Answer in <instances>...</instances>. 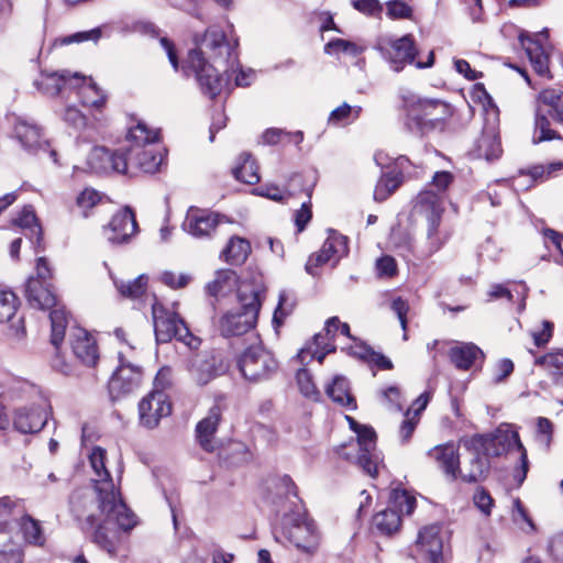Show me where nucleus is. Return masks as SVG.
<instances>
[{"mask_svg":"<svg viewBox=\"0 0 563 563\" xmlns=\"http://www.w3.org/2000/svg\"><path fill=\"white\" fill-rule=\"evenodd\" d=\"M107 452L95 446L89 462L95 472V490L99 515L91 512L85 518L84 529L91 530L92 542L110 554L115 553L119 529L130 530L135 526L134 515L120 499L112 477L106 467Z\"/></svg>","mask_w":563,"mask_h":563,"instance_id":"obj_1","label":"nucleus"},{"mask_svg":"<svg viewBox=\"0 0 563 563\" xmlns=\"http://www.w3.org/2000/svg\"><path fill=\"white\" fill-rule=\"evenodd\" d=\"M275 487L278 499L273 503L280 506L284 500H287L292 507L289 512L284 515L280 536L299 552L310 556L314 555L320 545V534L314 521L308 518L300 505L295 483L285 475L277 481Z\"/></svg>","mask_w":563,"mask_h":563,"instance_id":"obj_2","label":"nucleus"},{"mask_svg":"<svg viewBox=\"0 0 563 563\" xmlns=\"http://www.w3.org/2000/svg\"><path fill=\"white\" fill-rule=\"evenodd\" d=\"M265 289L262 285L242 283L238 289L240 306L227 311L219 321L221 335L240 336L255 328Z\"/></svg>","mask_w":563,"mask_h":563,"instance_id":"obj_3","label":"nucleus"},{"mask_svg":"<svg viewBox=\"0 0 563 563\" xmlns=\"http://www.w3.org/2000/svg\"><path fill=\"white\" fill-rule=\"evenodd\" d=\"M462 444L465 449L481 450L486 457L499 456L514 449L518 450L520 452V466L515 471L514 477L518 484L523 483L529 470L527 451L520 441L518 432L509 426H500L490 434H477L464 439Z\"/></svg>","mask_w":563,"mask_h":563,"instance_id":"obj_4","label":"nucleus"},{"mask_svg":"<svg viewBox=\"0 0 563 563\" xmlns=\"http://www.w3.org/2000/svg\"><path fill=\"white\" fill-rule=\"evenodd\" d=\"M41 279H27L25 285V297L33 308L42 310L52 309L51 320V343L57 350L65 338L68 324V312L64 307H58L56 295L52 284H42Z\"/></svg>","mask_w":563,"mask_h":563,"instance_id":"obj_5","label":"nucleus"},{"mask_svg":"<svg viewBox=\"0 0 563 563\" xmlns=\"http://www.w3.org/2000/svg\"><path fill=\"white\" fill-rule=\"evenodd\" d=\"M539 106L534 122V142L552 141L561 139V135L553 129L549 117L563 124V90L560 88L543 89L538 96Z\"/></svg>","mask_w":563,"mask_h":563,"instance_id":"obj_6","label":"nucleus"},{"mask_svg":"<svg viewBox=\"0 0 563 563\" xmlns=\"http://www.w3.org/2000/svg\"><path fill=\"white\" fill-rule=\"evenodd\" d=\"M407 112L406 126L417 134H426L438 129L446 112V104L439 100L409 98L405 100Z\"/></svg>","mask_w":563,"mask_h":563,"instance_id":"obj_7","label":"nucleus"},{"mask_svg":"<svg viewBox=\"0 0 563 563\" xmlns=\"http://www.w3.org/2000/svg\"><path fill=\"white\" fill-rule=\"evenodd\" d=\"M186 67L195 73L202 93L210 99H214L227 82V79L219 74V70L206 60L200 49L189 51Z\"/></svg>","mask_w":563,"mask_h":563,"instance_id":"obj_8","label":"nucleus"},{"mask_svg":"<svg viewBox=\"0 0 563 563\" xmlns=\"http://www.w3.org/2000/svg\"><path fill=\"white\" fill-rule=\"evenodd\" d=\"M239 367L246 380L260 383L277 369V361L264 347L252 346L242 354Z\"/></svg>","mask_w":563,"mask_h":563,"instance_id":"obj_9","label":"nucleus"},{"mask_svg":"<svg viewBox=\"0 0 563 563\" xmlns=\"http://www.w3.org/2000/svg\"><path fill=\"white\" fill-rule=\"evenodd\" d=\"M153 321L158 343H168L173 339L188 343L187 339L192 338L185 321L176 312L168 311L162 306H153Z\"/></svg>","mask_w":563,"mask_h":563,"instance_id":"obj_10","label":"nucleus"},{"mask_svg":"<svg viewBox=\"0 0 563 563\" xmlns=\"http://www.w3.org/2000/svg\"><path fill=\"white\" fill-rule=\"evenodd\" d=\"M352 430L357 434L358 456L357 464L372 477L377 475L378 456L374 454L376 448L375 431L366 426L358 424L353 418L346 417Z\"/></svg>","mask_w":563,"mask_h":563,"instance_id":"obj_11","label":"nucleus"},{"mask_svg":"<svg viewBox=\"0 0 563 563\" xmlns=\"http://www.w3.org/2000/svg\"><path fill=\"white\" fill-rule=\"evenodd\" d=\"M88 165L97 174L111 172L129 174V161L123 148L111 151L103 146H96L88 156Z\"/></svg>","mask_w":563,"mask_h":563,"instance_id":"obj_12","label":"nucleus"},{"mask_svg":"<svg viewBox=\"0 0 563 563\" xmlns=\"http://www.w3.org/2000/svg\"><path fill=\"white\" fill-rule=\"evenodd\" d=\"M378 49L395 71H400L407 64H412L418 54L413 37L410 34L387 41L380 44Z\"/></svg>","mask_w":563,"mask_h":563,"instance_id":"obj_13","label":"nucleus"},{"mask_svg":"<svg viewBox=\"0 0 563 563\" xmlns=\"http://www.w3.org/2000/svg\"><path fill=\"white\" fill-rule=\"evenodd\" d=\"M229 371V362L216 352H205L195 357L190 373L198 384L207 385Z\"/></svg>","mask_w":563,"mask_h":563,"instance_id":"obj_14","label":"nucleus"},{"mask_svg":"<svg viewBox=\"0 0 563 563\" xmlns=\"http://www.w3.org/2000/svg\"><path fill=\"white\" fill-rule=\"evenodd\" d=\"M442 527L429 525L419 530L416 541L417 559L429 563H441L443 559Z\"/></svg>","mask_w":563,"mask_h":563,"instance_id":"obj_15","label":"nucleus"},{"mask_svg":"<svg viewBox=\"0 0 563 563\" xmlns=\"http://www.w3.org/2000/svg\"><path fill=\"white\" fill-rule=\"evenodd\" d=\"M140 420L148 429L155 428L163 417L172 413V404L165 389H152L139 405Z\"/></svg>","mask_w":563,"mask_h":563,"instance_id":"obj_16","label":"nucleus"},{"mask_svg":"<svg viewBox=\"0 0 563 563\" xmlns=\"http://www.w3.org/2000/svg\"><path fill=\"white\" fill-rule=\"evenodd\" d=\"M137 230L135 213L128 206L113 214L110 222L103 227L107 240L112 245L129 243L132 236L137 233Z\"/></svg>","mask_w":563,"mask_h":563,"instance_id":"obj_17","label":"nucleus"},{"mask_svg":"<svg viewBox=\"0 0 563 563\" xmlns=\"http://www.w3.org/2000/svg\"><path fill=\"white\" fill-rule=\"evenodd\" d=\"M347 238L334 230H330V234L321 250L308 258L305 269L309 275L317 276L314 268L328 263L334 256L340 258L347 255Z\"/></svg>","mask_w":563,"mask_h":563,"instance_id":"obj_18","label":"nucleus"},{"mask_svg":"<svg viewBox=\"0 0 563 563\" xmlns=\"http://www.w3.org/2000/svg\"><path fill=\"white\" fill-rule=\"evenodd\" d=\"M223 218L219 213L190 207L183 225L185 231L195 238H211Z\"/></svg>","mask_w":563,"mask_h":563,"instance_id":"obj_19","label":"nucleus"},{"mask_svg":"<svg viewBox=\"0 0 563 563\" xmlns=\"http://www.w3.org/2000/svg\"><path fill=\"white\" fill-rule=\"evenodd\" d=\"M222 411V400L217 399L207 417L200 420L196 426V440L206 452H214L217 449L216 433Z\"/></svg>","mask_w":563,"mask_h":563,"instance_id":"obj_20","label":"nucleus"},{"mask_svg":"<svg viewBox=\"0 0 563 563\" xmlns=\"http://www.w3.org/2000/svg\"><path fill=\"white\" fill-rule=\"evenodd\" d=\"M14 135L21 145L30 153H47L54 163H57V152L51 148L47 141L41 140V130L34 124L19 121L14 125Z\"/></svg>","mask_w":563,"mask_h":563,"instance_id":"obj_21","label":"nucleus"},{"mask_svg":"<svg viewBox=\"0 0 563 563\" xmlns=\"http://www.w3.org/2000/svg\"><path fill=\"white\" fill-rule=\"evenodd\" d=\"M85 77L78 73L70 75L68 70L42 73L41 79L35 81L38 90L48 96H57L65 87L78 88Z\"/></svg>","mask_w":563,"mask_h":563,"instance_id":"obj_22","label":"nucleus"},{"mask_svg":"<svg viewBox=\"0 0 563 563\" xmlns=\"http://www.w3.org/2000/svg\"><path fill=\"white\" fill-rule=\"evenodd\" d=\"M70 344L75 356L87 366L96 365L99 352L96 340L82 328H75L70 333Z\"/></svg>","mask_w":563,"mask_h":563,"instance_id":"obj_23","label":"nucleus"},{"mask_svg":"<svg viewBox=\"0 0 563 563\" xmlns=\"http://www.w3.org/2000/svg\"><path fill=\"white\" fill-rule=\"evenodd\" d=\"M124 154H126L129 161L128 175H132L135 170L153 174L158 170L162 164V156L146 147L130 146L124 150Z\"/></svg>","mask_w":563,"mask_h":563,"instance_id":"obj_24","label":"nucleus"},{"mask_svg":"<svg viewBox=\"0 0 563 563\" xmlns=\"http://www.w3.org/2000/svg\"><path fill=\"white\" fill-rule=\"evenodd\" d=\"M450 481H456L460 472V456L452 443L437 445L428 452Z\"/></svg>","mask_w":563,"mask_h":563,"instance_id":"obj_25","label":"nucleus"},{"mask_svg":"<svg viewBox=\"0 0 563 563\" xmlns=\"http://www.w3.org/2000/svg\"><path fill=\"white\" fill-rule=\"evenodd\" d=\"M470 453V460L460 467L459 477L465 483L483 482L490 468L488 457L481 450L465 449Z\"/></svg>","mask_w":563,"mask_h":563,"instance_id":"obj_26","label":"nucleus"},{"mask_svg":"<svg viewBox=\"0 0 563 563\" xmlns=\"http://www.w3.org/2000/svg\"><path fill=\"white\" fill-rule=\"evenodd\" d=\"M201 44L213 52V59L222 58L225 63H229L232 54H234V47L227 41L224 31L217 25L209 26L201 40Z\"/></svg>","mask_w":563,"mask_h":563,"instance_id":"obj_27","label":"nucleus"},{"mask_svg":"<svg viewBox=\"0 0 563 563\" xmlns=\"http://www.w3.org/2000/svg\"><path fill=\"white\" fill-rule=\"evenodd\" d=\"M451 363L459 369L467 371L478 361H484V352L474 343H457L449 351Z\"/></svg>","mask_w":563,"mask_h":563,"instance_id":"obj_28","label":"nucleus"},{"mask_svg":"<svg viewBox=\"0 0 563 563\" xmlns=\"http://www.w3.org/2000/svg\"><path fill=\"white\" fill-rule=\"evenodd\" d=\"M46 420L38 407L21 408L15 412L13 424L21 433H35L44 428Z\"/></svg>","mask_w":563,"mask_h":563,"instance_id":"obj_29","label":"nucleus"},{"mask_svg":"<svg viewBox=\"0 0 563 563\" xmlns=\"http://www.w3.org/2000/svg\"><path fill=\"white\" fill-rule=\"evenodd\" d=\"M519 40L536 73L540 76L548 75L549 55L547 54L540 40L525 35H521Z\"/></svg>","mask_w":563,"mask_h":563,"instance_id":"obj_30","label":"nucleus"},{"mask_svg":"<svg viewBox=\"0 0 563 563\" xmlns=\"http://www.w3.org/2000/svg\"><path fill=\"white\" fill-rule=\"evenodd\" d=\"M439 217L434 214L428 221L427 236L421 249V255L429 257L437 253L449 240L448 232L440 230Z\"/></svg>","mask_w":563,"mask_h":563,"instance_id":"obj_31","label":"nucleus"},{"mask_svg":"<svg viewBox=\"0 0 563 563\" xmlns=\"http://www.w3.org/2000/svg\"><path fill=\"white\" fill-rule=\"evenodd\" d=\"M503 153L500 139L493 132H485L477 140L474 155L477 158H484L487 162L498 159Z\"/></svg>","mask_w":563,"mask_h":563,"instance_id":"obj_32","label":"nucleus"},{"mask_svg":"<svg viewBox=\"0 0 563 563\" xmlns=\"http://www.w3.org/2000/svg\"><path fill=\"white\" fill-rule=\"evenodd\" d=\"M251 252V244L246 239L232 236L222 251L221 256L231 265H242Z\"/></svg>","mask_w":563,"mask_h":563,"instance_id":"obj_33","label":"nucleus"},{"mask_svg":"<svg viewBox=\"0 0 563 563\" xmlns=\"http://www.w3.org/2000/svg\"><path fill=\"white\" fill-rule=\"evenodd\" d=\"M142 383V371L131 364H121L112 374L109 387H134Z\"/></svg>","mask_w":563,"mask_h":563,"instance_id":"obj_34","label":"nucleus"},{"mask_svg":"<svg viewBox=\"0 0 563 563\" xmlns=\"http://www.w3.org/2000/svg\"><path fill=\"white\" fill-rule=\"evenodd\" d=\"M404 175L400 172L391 170L383 174L378 179L374 199L378 202L385 201L402 184Z\"/></svg>","mask_w":563,"mask_h":563,"instance_id":"obj_35","label":"nucleus"},{"mask_svg":"<svg viewBox=\"0 0 563 563\" xmlns=\"http://www.w3.org/2000/svg\"><path fill=\"white\" fill-rule=\"evenodd\" d=\"M14 223L23 229H27L30 231V239L32 242L36 247H42L43 231L32 206H25Z\"/></svg>","mask_w":563,"mask_h":563,"instance_id":"obj_36","label":"nucleus"},{"mask_svg":"<svg viewBox=\"0 0 563 563\" xmlns=\"http://www.w3.org/2000/svg\"><path fill=\"white\" fill-rule=\"evenodd\" d=\"M241 164L233 168L235 179L249 185H255L260 181L258 166L250 153L240 155Z\"/></svg>","mask_w":563,"mask_h":563,"instance_id":"obj_37","label":"nucleus"},{"mask_svg":"<svg viewBox=\"0 0 563 563\" xmlns=\"http://www.w3.org/2000/svg\"><path fill=\"white\" fill-rule=\"evenodd\" d=\"M21 531L24 540L33 545L43 547L45 543V536L43 533L40 521L33 519L31 516H23L20 522Z\"/></svg>","mask_w":563,"mask_h":563,"instance_id":"obj_38","label":"nucleus"},{"mask_svg":"<svg viewBox=\"0 0 563 563\" xmlns=\"http://www.w3.org/2000/svg\"><path fill=\"white\" fill-rule=\"evenodd\" d=\"M376 528L384 534H393L398 531L401 516L396 509L388 507L374 517Z\"/></svg>","mask_w":563,"mask_h":563,"instance_id":"obj_39","label":"nucleus"},{"mask_svg":"<svg viewBox=\"0 0 563 563\" xmlns=\"http://www.w3.org/2000/svg\"><path fill=\"white\" fill-rule=\"evenodd\" d=\"M148 278L146 275H140L133 280H115V287L121 296L130 299H137L146 291Z\"/></svg>","mask_w":563,"mask_h":563,"instance_id":"obj_40","label":"nucleus"},{"mask_svg":"<svg viewBox=\"0 0 563 563\" xmlns=\"http://www.w3.org/2000/svg\"><path fill=\"white\" fill-rule=\"evenodd\" d=\"M416 207L419 208L421 211L427 212L428 221L434 214H437L439 217V220H441L443 209L441 208L440 197L432 190H424L420 192L417 197Z\"/></svg>","mask_w":563,"mask_h":563,"instance_id":"obj_41","label":"nucleus"},{"mask_svg":"<svg viewBox=\"0 0 563 563\" xmlns=\"http://www.w3.org/2000/svg\"><path fill=\"white\" fill-rule=\"evenodd\" d=\"M389 507L396 509L400 516L411 515L416 508V498L405 489H393L389 497Z\"/></svg>","mask_w":563,"mask_h":563,"instance_id":"obj_42","label":"nucleus"},{"mask_svg":"<svg viewBox=\"0 0 563 563\" xmlns=\"http://www.w3.org/2000/svg\"><path fill=\"white\" fill-rule=\"evenodd\" d=\"M297 305V299L294 294L283 290L279 294L278 305L273 314V323L276 328L283 325L284 320L289 316Z\"/></svg>","mask_w":563,"mask_h":563,"instance_id":"obj_43","label":"nucleus"},{"mask_svg":"<svg viewBox=\"0 0 563 563\" xmlns=\"http://www.w3.org/2000/svg\"><path fill=\"white\" fill-rule=\"evenodd\" d=\"M78 87L81 88L82 102L85 104L96 109H100L104 106L107 96L102 92L96 82L90 80L88 85H85L84 81Z\"/></svg>","mask_w":563,"mask_h":563,"instance_id":"obj_44","label":"nucleus"},{"mask_svg":"<svg viewBox=\"0 0 563 563\" xmlns=\"http://www.w3.org/2000/svg\"><path fill=\"white\" fill-rule=\"evenodd\" d=\"M128 140L134 143L131 146L145 147L146 144L154 143L158 140V133L150 130L144 123L139 122L129 130Z\"/></svg>","mask_w":563,"mask_h":563,"instance_id":"obj_45","label":"nucleus"},{"mask_svg":"<svg viewBox=\"0 0 563 563\" xmlns=\"http://www.w3.org/2000/svg\"><path fill=\"white\" fill-rule=\"evenodd\" d=\"M18 306L19 298L13 291L0 289V323L12 321Z\"/></svg>","mask_w":563,"mask_h":563,"instance_id":"obj_46","label":"nucleus"},{"mask_svg":"<svg viewBox=\"0 0 563 563\" xmlns=\"http://www.w3.org/2000/svg\"><path fill=\"white\" fill-rule=\"evenodd\" d=\"M534 364L550 371L554 375H563V350L552 351L537 357Z\"/></svg>","mask_w":563,"mask_h":563,"instance_id":"obj_47","label":"nucleus"},{"mask_svg":"<svg viewBox=\"0 0 563 563\" xmlns=\"http://www.w3.org/2000/svg\"><path fill=\"white\" fill-rule=\"evenodd\" d=\"M102 36V30L101 27H95L89 31H80L76 32L74 34L64 36L59 40L62 45H68L73 43H82L87 41L98 42L100 37Z\"/></svg>","mask_w":563,"mask_h":563,"instance_id":"obj_48","label":"nucleus"},{"mask_svg":"<svg viewBox=\"0 0 563 563\" xmlns=\"http://www.w3.org/2000/svg\"><path fill=\"white\" fill-rule=\"evenodd\" d=\"M234 277L235 273L231 269L219 271L216 278L207 285V292L212 297H217L223 291L224 285L233 280Z\"/></svg>","mask_w":563,"mask_h":563,"instance_id":"obj_49","label":"nucleus"},{"mask_svg":"<svg viewBox=\"0 0 563 563\" xmlns=\"http://www.w3.org/2000/svg\"><path fill=\"white\" fill-rule=\"evenodd\" d=\"M325 393L338 406L350 410L356 409V400L349 389H325Z\"/></svg>","mask_w":563,"mask_h":563,"instance_id":"obj_50","label":"nucleus"},{"mask_svg":"<svg viewBox=\"0 0 563 563\" xmlns=\"http://www.w3.org/2000/svg\"><path fill=\"white\" fill-rule=\"evenodd\" d=\"M387 15L391 19H409L412 9L402 0H390L386 3Z\"/></svg>","mask_w":563,"mask_h":563,"instance_id":"obj_51","label":"nucleus"},{"mask_svg":"<svg viewBox=\"0 0 563 563\" xmlns=\"http://www.w3.org/2000/svg\"><path fill=\"white\" fill-rule=\"evenodd\" d=\"M334 51L349 53L355 56L358 54V46L355 43L343 38H334L325 44L324 52L330 54Z\"/></svg>","mask_w":563,"mask_h":563,"instance_id":"obj_52","label":"nucleus"},{"mask_svg":"<svg viewBox=\"0 0 563 563\" xmlns=\"http://www.w3.org/2000/svg\"><path fill=\"white\" fill-rule=\"evenodd\" d=\"M515 365L509 358H503L495 364L493 373V382L495 384L503 383L512 372Z\"/></svg>","mask_w":563,"mask_h":563,"instance_id":"obj_53","label":"nucleus"},{"mask_svg":"<svg viewBox=\"0 0 563 563\" xmlns=\"http://www.w3.org/2000/svg\"><path fill=\"white\" fill-rule=\"evenodd\" d=\"M63 118L68 125L78 130L87 124V118L75 107H67Z\"/></svg>","mask_w":563,"mask_h":563,"instance_id":"obj_54","label":"nucleus"},{"mask_svg":"<svg viewBox=\"0 0 563 563\" xmlns=\"http://www.w3.org/2000/svg\"><path fill=\"white\" fill-rule=\"evenodd\" d=\"M475 506L486 516L490 515L494 499L484 488H478L473 497Z\"/></svg>","mask_w":563,"mask_h":563,"instance_id":"obj_55","label":"nucleus"},{"mask_svg":"<svg viewBox=\"0 0 563 563\" xmlns=\"http://www.w3.org/2000/svg\"><path fill=\"white\" fill-rule=\"evenodd\" d=\"M400 389H383L380 393V401L388 409L401 410Z\"/></svg>","mask_w":563,"mask_h":563,"instance_id":"obj_56","label":"nucleus"},{"mask_svg":"<svg viewBox=\"0 0 563 563\" xmlns=\"http://www.w3.org/2000/svg\"><path fill=\"white\" fill-rule=\"evenodd\" d=\"M539 441L547 448L550 446L552 441L553 424L548 418L540 417L537 422Z\"/></svg>","mask_w":563,"mask_h":563,"instance_id":"obj_57","label":"nucleus"},{"mask_svg":"<svg viewBox=\"0 0 563 563\" xmlns=\"http://www.w3.org/2000/svg\"><path fill=\"white\" fill-rule=\"evenodd\" d=\"M312 218L311 203L310 201L303 202L301 208L296 211L295 214V224L297 227L298 232H302L307 224L310 222Z\"/></svg>","mask_w":563,"mask_h":563,"instance_id":"obj_58","label":"nucleus"},{"mask_svg":"<svg viewBox=\"0 0 563 563\" xmlns=\"http://www.w3.org/2000/svg\"><path fill=\"white\" fill-rule=\"evenodd\" d=\"M548 552L556 562H563V531L549 540Z\"/></svg>","mask_w":563,"mask_h":563,"instance_id":"obj_59","label":"nucleus"},{"mask_svg":"<svg viewBox=\"0 0 563 563\" xmlns=\"http://www.w3.org/2000/svg\"><path fill=\"white\" fill-rule=\"evenodd\" d=\"M352 4L357 11L368 15L378 14L383 10L378 0H353Z\"/></svg>","mask_w":563,"mask_h":563,"instance_id":"obj_60","label":"nucleus"},{"mask_svg":"<svg viewBox=\"0 0 563 563\" xmlns=\"http://www.w3.org/2000/svg\"><path fill=\"white\" fill-rule=\"evenodd\" d=\"M542 325L541 331L532 333L533 342L538 347L544 346L553 335V323L551 321L544 320Z\"/></svg>","mask_w":563,"mask_h":563,"instance_id":"obj_61","label":"nucleus"},{"mask_svg":"<svg viewBox=\"0 0 563 563\" xmlns=\"http://www.w3.org/2000/svg\"><path fill=\"white\" fill-rule=\"evenodd\" d=\"M391 310L397 314L400 325L404 331L407 330V312L409 310V306L406 300L401 297H397L391 302Z\"/></svg>","mask_w":563,"mask_h":563,"instance_id":"obj_62","label":"nucleus"},{"mask_svg":"<svg viewBox=\"0 0 563 563\" xmlns=\"http://www.w3.org/2000/svg\"><path fill=\"white\" fill-rule=\"evenodd\" d=\"M352 112H353V108L350 104L344 102L343 104H341L340 107H338L330 113L329 123L330 124H340V123L346 122L349 120L350 115L352 114Z\"/></svg>","mask_w":563,"mask_h":563,"instance_id":"obj_63","label":"nucleus"},{"mask_svg":"<svg viewBox=\"0 0 563 563\" xmlns=\"http://www.w3.org/2000/svg\"><path fill=\"white\" fill-rule=\"evenodd\" d=\"M100 197L98 191L95 189H88L86 188L81 194L77 197V205L84 209H89L95 207Z\"/></svg>","mask_w":563,"mask_h":563,"instance_id":"obj_64","label":"nucleus"}]
</instances>
